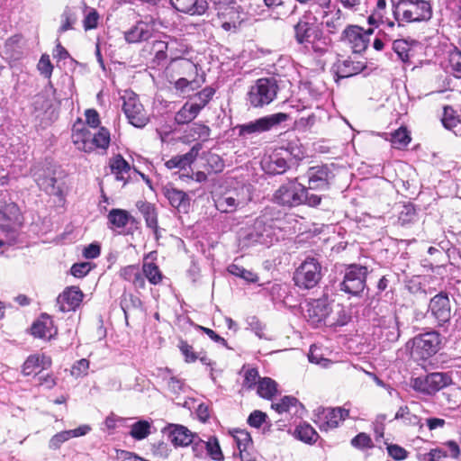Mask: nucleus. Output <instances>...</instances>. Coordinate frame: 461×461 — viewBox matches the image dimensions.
I'll return each instance as SVG.
<instances>
[{
    "instance_id": "obj_2",
    "label": "nucleus",
    "mask_w": 461,
    "mask_h": 461,
    "mask_svg": "<svg viewBox=\"0 0 461 461\" xmlns=\"http://www.w3.org/2000/svg\"><path fill=\"white\" fill-rule=\"evenodd\" d=\"M300 177H295L283 184L274 194V201L279 205L295 207L307 204L311 207L318 206L321 202V196L310 194L306 186L298 182Z\"/></svg>"
},
{
    "instance_id": "obj_10",
    "label": "nucleus",
    "mask_w": 461,
    "mask_h": 461,
    "mask_svg": "<svg viewBox=\"0 0 461 461\" xmlns=\"http://www.w3.org/2000/svg\"><path fill=\"white\" fill-rule=\"evenodd\" d=\"M121 99L122 101V111L128 122L137 128H143L147 125L149 118L138 95L131 90H126Z\"/></svg>"
},
{
    "instance_id": "obj_27",
    "label": "nucleus",
    "mask_w": 461,
    "mask_h": 461,
    "mask_svg": "<svg viewBox=\"0 0 461 461\" xmlns=\"http://www.w3.org/2000/svg\"><path fill=\"white\" fill-rule=\"evenodd\" d=\"M72 141L77 149L85 152L93 151L92 131L84 124L74 125Z\"/></svg>"
},
{
    "instance_id": "obj_1",
    "label": "nucleus",
    "mask_w": 461,
    "mask_h": 461,
    "mask_svg": "<svg viewBox=\"0 0 461 461\" xmlns=\"http://www.w3.org/2000/svg\"><path fill=\"white\" fill-rule=\"evenodd\" d=\"M294 32L296 43L305 54L314 53L321 57L331 46L330 37L324 34L320 24L304 17H301L294 25Z\"/></svg>"
},
{
    "instance_id": "obj_59",
    "label": "nucleus",
    "mask_w": 461,
    "mask_h": 461,
    "mask_svg": "<svg viewBox=\"0 0 461 461\" xmlns=\"http://www.w3.org/2000/svg\"><path fill=\"white\" fill-rule=\"evenodd\" d=\"M298 400L293 396H284L278 402L273 403L272 408L278 413L289 411L291 407L295 406Z\"/></svg>"
},
{
    "instance_id": "obj_16",
    "label": "nucleus",
    "mask_w": 461,
    "mask_h": 461,
    "mask_svg": "<svg viewBox=\"0 0 461 461\" xmlns=\"http://www.w3.org/2000/svg\"><path fill=\"white\" fill-rule=\"evenodd\" d=\"M349 411L343 408H322L319 409L317 423L321 430H329L337 428L340 421L348 417Z\"/></svg>"
},
{
    "instance_id": "obj_51",
    "label": "nucleus",
    "mask_w": 461,
    "mask_h": 461,
    "mask_svg": "<svg viewBox=\"0 0 461 461\" xmlns=\"http://www.w3.org/2000/svg\"><path fill=\"white\" fill-rule=\"evenodd\" d=\"M130 215L122 209H112L108 213L110 223L117 228H123L128 224Z\"/></svg>"
},
{
    "instance_id": "obj_55",
    "label": "nucleus",
    "mask_w": 461,
    "mask_h": 461,
    "mask_svg": "<svg viewBox=\"0 0 461 461\" xmlns=\"http://www.w3.org/2000/svg\"><path fill=\"white\" fill-rule=\"evenodd\" d=\"M265 5L272 9L271 16L275 19H279L283 16H287L291 12L285 8L283 0H264Z\"/></svg>"
},
{
    "instance_id": "obj_39",
    "label": "nucleus",
    "mask_w": 461,
    "mask_h": 461,
    "mask_svg": "<svg viewBox=\"0 0 461 461\" xmlns=\"http://www.w3.org/2000/svg\"><path fill=\"white\" fill-rule=\"evenodd\" d=\"M441 121L446 129L452 131L456 136H461V121L454 114L452 108H444V114Z\"/></svg>"
},
{
    "instance_id": "obj_25",
    "label": "nucleus",
    "mask_w": 461,
    "mask_h": 461,
    "mask_svg": "<svg viewBox=\"0 0 461 461\" xmlns=\"http://www.w3.org/2000/svg\"><path fill=\"white\" fill-rule=\"evenodd\" d=\"M31 330L32 334L35 338L46 340H50L58 333V330L54 326L52 319L47 314H42L41 318L32 324Z\"/></svg>"
},
{
    "instance_id": "obj_9",
    "label": "nucleus",
    "mask_w": 461,
    "mask_h": 461,
    "mask_svg": "<svg viewBox=\"0 0 461 461\" xmlns=\"http://www.w3.org/2000/svg\"><path fill=\"white\" fill-rule=\"evenodd\" d=\"M321 278V265L316 258L311 257L306 258L294 274L295 285L305 290L315 287Z\"/></svg>"
},
{
    "instance_id": "obj_61",
    "label": "nucleus",
    "mask_w": 461,
    "mask_h": 461,
    "mask_svg": "<svg viewBox=\"0 0 461 461\" xmlns=\"http://www.w3.org/2000/svg\"><path fill=\"white\" fill-rule=\"evenodd\" d=\"M367 21L369 24L375 25L376 27L379 25H384V29H392L395 25V21H390L388 18L384 19L383 14H379L377 12H374L371 15H369Z\"/></svg>"
},
{
    "instance_id": "obj_3",
    "label": "nucleus",
    "mask_w": 461,
    "mask_h": 461,
    "mask_svg": "<svg viewBox=\"0 0 461 461\" xmlns=\"http://www.w3.org/2000/svg\"><path fill=\"white\" fill-rule=\"evenodd\" d=\"M392 13L398 27L406 23L427 22L432 17V7L425 0H392Z\"/></svg>"
},
{
    "instance_id": "obj_54",
    "label": "nucleus",
    "mask_w": 461,
    "mask_h": 461,
    "mask_svg": "<svg viewBox=\"0 0 461 461\" xmlns=\"http://www.w3.org/2000/svg\"><path fill=\"white\" fill-rule=\"evenodd\" d=\"M330 18H328L324 23L329 30L330 33H336L344 25V18L342 17V12L340 9H337L335 12H330Z\"/></svg>"
},
{
    "instance_id": "obj_22",
    "label": "nucleus",
    "mask_w": 461,
    "mask_h": 461,
    "mask_svg": "<svg viewBox=\"0 0 461 461\" xmlns=\"http://www.w3.org/2000/svg\"><path fill=\"white\" fill-rule=\"evenodd\" d=\"M172 7L179 13L201 16L209 9L208 0H169Z\"/></svg>"
},
{
    "instance_id": "obj_5",
    "label": "nucleus",
    "mask_w": 461,
    "mask_h": 461,
    "mask_svg": "<svg viewBox=\"0 0 461 461\" xmlns=\"http://www.w3.org/2000/svg\"><path fill=\"white\" fill-rule=\"evenodd\" d=\"M278 89L274 77L258 78L247 93V103L253 108H262L276 99Z\"/></svg>"
},
{
    "instance_id": "obj_58",
    "label": "nucleus",
    "mask_w": 461,
    "mask_h": 461,
    "mask_svg": "<svg viewBox=\"0 0 461 461\" xmlns=\"http://www.w3.org/2000/svg\"><path fill=\"white\" fill-rule=\"evenodd\" d=\"M261 379L258 375V371L257 368H249L246 370L244 374V380L242 386L248 390L253 389L256 385L258 384V380Z\"/></svg>"
},
{
    "instance_id": "obj_57",
    "label": "nucleus",
    "mask_w": 461,
    "mask_h": 461,
    "mask_svg": "<svg viewBox=\"0 0 461 461\" xmlns=\"http://www.w3.org/2000/svg\"><path fill=\"white\" fill-rule=\"evenodd\" d=\"M447 456V451L439 447L433 448L428 453L417 455L419 461H443Z\"/></svg>"
},
{
    "instance_id": "obj_45",
    "label": "nucleus",
    "mask_w": 461,
    "mask_h": 461,
    "mask_svg": "<svg viewBox=\"0 0 461 461\" xmlns=\"http://www.w3.org/2000/svg\"><path fill=\"white\" fill-rule=\"evenodd\" d=\"M295 433L301 441L308 444L315 443L319 438L316 430L310 424L305 422L296 428Z\"/></svg>"
},
{
    "instance_id": "obj_44",
    "label": "nucleus",
    "mask_w": 461,
    "mask_h": 461,
    "mask_svg": "<svg viewBox=\"0 0 461 461\" xmlns=\"http://www.w3.org/2000/svg\"><path fill=\"white\" fill-rule=\"evenodd\" d=\"M415 41L411 40H405V39H400L395 40L393 42V50L397 54L399 59L406 63L410 59V51L411 50L412 46L415 44Z\"/></svg>"
},
{
    "instance_id": "obj_6",
    "label": "nucleus",
    "mask_w": 461,
    "mask_h": 461,
    "mask_svg": "<svg viewBox=\"0 0 461 461\" xmlns=\"http://www.w3.org/2000/svg\"><path fill=\"white\" fill-rule=\"evenodd\" d=\"M411 356L419 360H427L436 355L441 348L442 336L436 330L420 333L412 338Z\"/></svg>"
},
{
    "instance_id": "obj_28",
    "label": "nucleus",
    "mask_w": 461,
    "mask_h": 461,
    "mask_svg": "<svg viewBox=\"0 0 461 461\" xmlns=\"http://www.w3.org/2000/svg\"><path fill=\"white\" fill-rule=\"evenodd\" d=\"M361 70L362 65L350 59L338 60L331 67V72L336 81L355 76L360 73Z\"/></svg>"
},
{
    "instance_id": "obj_62",
    "label": "nucleus",
    "mask_w": 461,
    "mask_h": 461,
    "mask_svg": "<svg viewBox=\"0 0 461 461\" xmlns=\"http://www.w3.org/2000/svg\"><path fill=\"white\" fill-rule=\"evenodd\" d=\"M38 70L40 73L46 77L47 79H50L52 71H53V66L50 62V56L47 54H43L38 63Z\"/></svg>"
},
{
    "instance_id": "obj_13",
    "label": "nucleus",
    "mask_w": 461,
    "mask_h": 461,
    "mask_svg": "<svg viewBox=\"0 0 461 461\" xmlns=\"http://www.w3.org/2000/svg\"><path fill=\"white\" fill-rule=\"evenodd\" d=\"M194 456L199 459L210 457L214 461H223L224 455L221 451L220 443L216 437L211 436L208 440L201 439L197 434L194 436V440L190 442Z\"/></svg>"
},
{
    "instance_id": "obj_47",
    "label": "nucleus",
    "mask_w": 461,
    "mask_h": 461,
    "mask_svg": "<svg viewBox=\"0 0 461 461\" xmlns=\"http://www.w3.org/2000/svg\"><path fill=\"white\" fill-rule=\"evenodd\" d=\"M151 423L146 420H140L131 427L130 435L136 440H142L150 434Z\"/></svg>"
},
{
    "instance_id": "obj_36",
    "label": "nucleus",
    "mask_w": 461,
    "mask_h": 461,
    "mask_svg": "<svg viewBox=\"0 0 461 461\" xmlns=\"http://www.w3.org/2000/svg\"><path fill=\"white\" fill-rule=\"evenodd\" d=\"M200 111L191 102H186L182 108L176 113L175 122L178 125H183L192 122L197 117Z\"/></svg>"
},
{
    "instance_id": "obj_63",
    "label": "nucleus",
    "mask_w": 461,
    "mask_h": 461,
    "mask_svg": "<svg viewBox=\"0 0 461 461\" xmlns=\"http://www.w3.org/2000/svg\"><path fill=\"white\" fill-rule=\"evenodd\" d=\"M351 445L357 448H371L373 447V441L369 435L361 432L351 439Z\"/></svg>"
},
{
    "instance_id": "obj_31",
    "label": "nucleus",
    "mask_w": 461,
    "mask_h": 461,
    "mask_svg": "<svg viewBox=\"0 0 461 461\" xmlns=\"http://www.w3.org/2000/svg\"><path fill=\"white\" fill-rule=\"evenodd\" d=\"M164 194L171 206L176 208L180 212H186L190 206V198L186 193L176 188H166Z\"/></svg>"
},
{
    "instance_id": "obj_41",
    "label": "nucleus",
    "mask_w": 461,
    "mask_h": 461,
    "mask_svg": "<svg viewBox=\"0 0 461 461\" xmlns=\"http://www.w3.org/2000/svg\"><path fill=\"white\" fill-rule=\"evenodd\" d=\"M257 392L260 397L269 400L277 393V384L270 377L261 378Z\"/></svg>"
},
{
    "instance_id": "obj_20",
    "label": "nucleus",
    "mask_w": 461,
    "mask_h": 461,
    "mask_svg": "<svg viewBox=\"0 0 461 461\" xmlns=\"http://www.w3.org/2000/svg\"><path fill=\"white\" fill-rule=\"evenodd\" d=\"M330 303L325 298L313 301L307 305L305 318L307 321L313 326L319 327L321 324H326Z\"/></svg>"
},
{
    "instance_id": "obj_43",
    "label": "nucleus",
    "mask_w": 461,
    "mask_h": 461,
    "mask_svg": "<svg viewBox=\"0 0 461 461\" xmlns=\"http://www.w3.org/2000/svg\"><path fill=\"white\" fill-rule=\"evenodd\" d=\"M168 38L167 51L171 56V59L175 61L182 58L183 55L189 52L188 45L182 40L176 38Z\"/></svg>"
},
{
    "instance_id": "obj_37",
    "label": "nucleus",
    "mask_w": 461,
    "mask_h": 461,
    "mask_svg": "<svg viewBox=\"0 0 461 461\" xmlns=\"http://www.w3.org/2000/svg\"><path fill=\"white\" fill-rule=\"evenodd\" d=\"M159 376L167 383L168 390L175 393L179 394L185 390V383L180 378L172 375L168 368L161 369Z\"/></svg>"
},
{
    "instance_id": "obj_30",
    "label": "nucleus",
    "mask_w": 461,
    "mask_h": 461,
    "mask_svg": "<svg viewBox=\"0 0 461 461\" xmlns=\"http://www.w3.org/2000/svg\"><path fill=\"white\" fill-rule=\"evenodd\" d=\"M152 33L153 30L149 23L139 22L124 33V38L129 43H138L149 40Z\"/></svg>"
},
{
    "instance_id": "obj_48",
    "label": "nucleus",
    "mask_w": 461,
    "mask_h": 461,
    "mask_svg": "<svg viewBox=\"0 0 461 461\" xmlns=\"http://www.w3.org/2000/svg\"><path fill=\"white\" fill-rule=\"evenodd\" d=\"M215 94V89L211 86H206L191 98V103L198 107V111L205 107V105L212 100Z\"/></svg>"
},
{
    "instance_id": "obj_24",
    "label": "nucleus",
    "mask_w": 461,
    "mask_h": 461,
    "mask_svg": "<svg viewBox=\"0 0 461 461\" xmlns=\"http://www.w3.org/2000/svg\"><path fill=\"white\" fill-rule=\"evenodd\" d=\"M309 8L304 12L302 17L311 21L323 23V19L330 15L331 12V0H312L307 3Z\"/></svg>"
},
{
    "instance_id": "obj_29",
    "label": "nucleus",
    "mask_w": 461,
    "mask_h": 461,
    "mask_svg": "<svg viewBox=\"0 0 461 461\" xmlns=\"http://www.w3.org/2000/svg\"><path fill=\"white\" fill-rule=\"evenodd\" d=\"M283 155L279 150H276L262 161V167L267 174L280 175L286 172L289 166Z\"/></svg>"
},
{
    "instance_id": "obj_11",
    "label": "nucleus",
    "mask_w": 461,
    "mask_h": 461,
    "mask_svg": "<svg viewBox=\"0 0 461 461\" xmlns=\"http://www.w3.org/2000/svg\"><path fill=\"white\" fill-rule=\"evenodd\" d=\"M289 115L285 113H276L269 114L248 123L240 124L236 126L239 131L240 137H247L252 134H259L265 131H268L282 122H286Z\"/></svg>"
},
{
    "instance_id": "obj_49",
    "label": "nucleus",
    "mask_w": 461,
    "mask_h": 461,
    "mask_svg": "<svg viewBox=\"0 0 461 461\" xmlns=\"http://www.w3.org/2000/svg\"><path fill=\"white\" fill-rule=\"evenodd\" d=\"M93 150L95 149H106L110 144V132L104 127H101L97 131L92 132Z\"/></svg>"
},
{
    "instance_id": "obj_17",
    "label": "nucleus",
    "mask_w": 461,
    "mask_h": 461,
    "mask_svg": "<svg viewBox=\"0 0 461 461\" xmlns=\"http://www.w3.org/2000/svg\"><path fill=\"white\" fill-rule=\"evenodd\" d=\"M162 433L166 435L168 440L176 447H186L194 440L193 433L186 427L180 424L170 423L162 429Z\"/></svg>"
},
{
    "instance_id": "obj_18",
    "label": "nucleus",
    "mask_w": 461,
    "mask_h": 461,
    "mask_svg": "<svg viewBox=\"0 0 461 461\" xmlns=\"http://www.w3.org/2000/svg\"><path fill=\"white\" fill-rule=\"evenodd\" d=\"M22 224L19 207L14 203H5L0 208V228L5 231H14Z\"/></svg>"
},
{
    "instance_id": "obj_12",
    "label": "nucleus",
    "mask_w": 461,
    "mask_h": 461,
    "mask_svg": "<svg viewBox=\"0 0 461 461\" xmlns=\"http://www.w3.org/2000/svg\"><path fill=\"white\" fill-rule=\"evenodd\" d=\"M334 177L333 171L326 164L311 167L303 176H300V178L306 180L308 191L330 189Z\"/></svg>"
},
{
    "instance_id": "obj_8",
    "label": "nucleus",
    "mask_w": 461,
    "mask_h": 461,
    "mask_svg": "<svg viewBox=\"0 0 461 461\" xmlns=\"http://www.w3.org/2000/svg\"><path fill=\"white\" fill-rule=\"evenodd\" d=\"M452 384V375L449 373L433 372L414 378L411 382V387L417 393L432 396Z\"/></svg>"
},
{
    "instance_id": "obj_52",
    "label": "nucleus",
    "mask_w": 461,
    "mask_h": 461,
    "mask_svg": "<svg viewBox=\"0 0 461 461\" xmlns=\"http://www.w3.org/2000/svg\"><path fill=\"white\" fill-rule=\"evenodd\" d=\"M142 271L145 278H147L152 285H158L162 280V274L155 263L144 262Z\"/></svg>"
},
{
    "instance_id": "obj_56",
    "label": "nucleus",
    "mask_w": 461,
    "mask_h": 461,
    "mask_svg": "<svg viewBox=\"0 0 461 461\" xmlns=\"http://www.w3.org/2000/svg\"><path fill=\"white\" fill-rule=\"evenodd\" d=\"M228 271L231 275L236 276H240V277L245 279L246 281H248L249 283H256L258 280V276L255 273H253L251 271H249V270L243 268L242 267H240V266L235 265V264H231L228 267Z\"/></svg>"
},
{
    "instance_id": "obj_34",
    "label": "nucleus",
    "mask_w": 461,
    "mask_h": 461,
    "mask_svg": "<svg viewBox=\"0 0 461 461\" xmlns=\"http://www.w3.org/2000/svg\"><path fill=\"white\" fill-rule=\"evenodd\" d=\"M342 36L352 44L354 52L359 53L366 50V42L358 26H348L344 29Z\"/></svg>"
},
{
    "instance_id": "obj_60",
    "label": "nucleus",
    "mask_w": 461,
    "mask_h": 461,
    "mask_svg": "<svg viewBox=\"0 0 461 461\" xmlns=\"http://www.w3.org/2000/svg\"><path fill=\"white\" fill-rule=\"evenodd\" d=\"M211 130L208 126L202 123H194L190 128V135L193 138L199 139L203 141L207 140L210 137Z\"/></svg>"
},
{
    "instance_id": "obj_21",
    "label": "nucleus",
    "mask_w": 461,
    "mask_h": 461,
    "mask_svg": "<svg viewBox=\"0 0 461 461\" xmlns=\"http://www.w3.org/2000/svg\"><path fill=\"white\" fill-rule=\"evenodd\" d=\"M83 296L82 291L77 286L66 288L57 299L59 311L62 312L75 311L80 305Z\"/></svg>"
},
{
    "instance_id": "obj_7",
    "label": "nucleus",
    "mask_w": 461,
    "mask_h": 461,
    "mask_svg": "<svg viewBox=\"0 0 461 461\" xmlns=\"http://www.w3.org/2000/svg\"><path fill=\"white\" fill-rule=\"evenodd\" d=\"M368 269L366 267L351 264L345 269L342 281L338 285V289L351 296H361L366 287Z\"/></svg>"
},
{
    "instance_id": "obj_40",
    "label": "nucleus",
    "mask_w": 461,
    "mask_h": 461,
    "mask_svg": "<svg viewBox=\"0 0 461 461\" xmlns=\"http://www.w3.org/2000/svg\"><path fill=\"white\" fill-rule=\"evenodd\" d=\"M281 153L289 155L295 160H302L305 156V150L298 139L289 140L278 149Z\"/></svg>"
},
{
    "instance_id": "obj_23",
    "label": "nucleus",
    "mask_w": 461,
    "mask_h": 461,
    "mask_svg": "<svg viewBox=\"0 0 461 461\" xmlns=\"http://www.w3.org/2000/svg\"><path fill=\"white\" fill-rule=\"evenodd\" d=\"M351 320L350 310L341 303H330L326 317L327 327H342Z\"/></svg>"
},
{
    "instance_id": "obj_64",
    "label": "nucleus",
    "mask_w": 461,
    "mask_h": 461,
    "mask_svg": "<svg viewBox=\"0 0 461 461\" xmlns=\"http://www.w3.org/2000/svg\"><path fill=\"white\" fill-rule=\"evenodd\" d=\"M449 64L454 76L461 78V51L455 50L449 55Z\"/></svg>"
},
{
    "instance_id": "obj_50",
    "label": "nucleus",
    "mask_w": 461,
    "mask_h": 461,
    "mask_svg": "<svg viewBox=\"0 0 461 461\" xmlns=\"http://www.w3.org/2000/svg\"><path fill=\"white\" fill-rule=\"evenodd\" d=\"M60 19L61 24L59 28V32L63 33L68 30L73 29V25L77 22V14L72 8L67 6L63 11Z\"/></svg>"
},
{
    "instance_id": "obj_46",
    "label": "nucleus",
    "mask_w": 461,
    "mask_h": 461,
    "mask_svg": "<svg viewBox=\"0 0 461 461\" xmlns=\"http://www.w3.org/2000/svg\"><path fill=\"white\" fill-rule=\"evenodd\" d=\"M176 62V67L179 75L191 79H194L196 77L198 73V68L197 65L193 61L181 58Z\"/></svg>"
},
{
    "instance_id": "obj_42",
    "label": "nucleus",
    "mask_w": 461,
    "mask_h": 461,
    "mask_svg": "<svg viewBox=\"0 0 461 461\" xmlns=\"http://www.w3.org/2000/svg\"><path fill=\"white\" fill-rule=\"evenodd\" d=\"M110 167L112 173L116 176V179L119 181L123 180V174L128 173L131 169L130 164L121 154H117L110 159Z\"/></svg>"
},
{
    "instance_id": "obj_19",
    "label": "nucleus",
    "mask_w": 461,
    "mask_h": 461,
    "mask_svg": "<svg viewBox=\"0 0 461 461\" xmlns=\"http://www.w3.org/2000/svg\"><path fill=\"white\" fill-rule=\"evenodd\" d=\"M246 203L245 198L241 197L237 191H228L214 198V205L221 212L230 213L236 212Z\"/></svg>"
},
{
    "instance_id": "obj_4",
    "label": "nucleus",
    "mask_w": 461,
    "mask_h": 461,
    "mask_svg": "<svg viewBox=\"0 0 461 461\" xmlns=\"http://www.w3.org/2000/svg\"><path fill=\"white\" fill-rule=\"evenodd\" d=\"M239 235L243 246L261 244L269 247L278 240L275 221L266 215L258 217L251 226L241 230Z\"/></svg>"
},
{
    "instance_id": "obj_33",
    "label": "nucleus",
    "mask_w": 461,
    "mask_h": 461,
    "mask_svg": "<svg viewBox=\"0 0 461 461\" xmlns=\"http://www.w3.org/2000/svg\"><path fill=\"white\" fill-rule=\"evenodd\" d=\"M55 88L50 81L45 87L44 91L34 96L32 106L35 112H45L52 106Z\"/></svg>"
},
{
    "instance_id": "obj_14",
    "label": "nucleus",
    "mask_w": 461,
    "mask_h": 461,
    "mask_svg": "<svg viewBox=\"0 0 461 461\" xmlns=\"http://www.w3.org/2000/svg\"><path fill=\"white\" fill-rule=\"evenodd\" d=\"M428 312L434 319L437 326L445 327L449 324L451 305L447 294L440 292L434 295L429 301Z\"/></svg>"
},
{
    "instance_id": "obj_26",
    "label": "nucleus",
    "mask_w": 461,
    "mask_h": 461,
    "mask_svg": "<svg viewBox=\"0 0 461 461\" xmlns=\"http://www.w3.org/2000/svg\"><path fill=\"white\" fill-rule=\"evenodd\" d=\"M136 207L142 214L146 226L153 230L156 240H158L159 228L158 225V212L155 204L147 201H138Z\"/></svg>"
},
{
    "instance_id": "obj_35",
    "label": "nucleus",
    "mask_w": 461,
    "mask_h": 461,
    "mask_svg": "<svg viewBox=\"0 0 461 461\" xmlns=\"http://www.w3.org/2000/svg\"><path fill=\"white\" fill-rule=\"evenodd\" d=\"M35 181L38 186L49 194H58L60 192V189L56 186V177L50 173H36Z\"/></svg>"
},
{
    "instance_id": "obj_15",
    "label": "nucleus",
    "mask_w": 461,
    "mask_h": 461,
    "mask_svg": "<svg viewBox=\"0 0 461 461\" xmlns=\"http://www.w3.org/2000/svg\"><path fill=\"white\" fill-rule=\"evenodd\" d=\"M381 337L388 342H396L400 338L399 320L396 312L391 311L377 319Z\"/></svg>"
},
{
    "instance_id": "obj_38",
    "label": "nucleus",
    "mask_w": 461,
    "mask_h": 461,
    "mask_svg": "<svg viewBox=\"0 0 461 461\" xmlns=\"http://www.w3.org/2000/svg\"><path fill=\"white\" fill-rule=\"evenodd\" d=\"M46 365H50L49 357L42 356L41 357L37 355H31L27 357L23 365V374L24 375H31L36 373V369L40 366L45 368Z\"/></svg>"
},
{
    "instance_id": "obj_32",
    "label": "nucleus",
    "mask_w": 461,
    "mask_h": 461,
    "mask_svg": "<svg viewBox=\"0 0 461 461\" xmlns=\"http://www.w3.org/2000/svg\"><path fill=\"white\" fill-rule=\"evenodd\" d=\"M198 148L193 147L187 153L177 155L168 159L165 165L168 169L178 168L180 170L190 167L198 155Z\"/></svg>"
},
{
    "instance_id": "obj_53",
    "label": "nucleus",
    "mask_w": 461,
    "mask_h": 461,
    "mask_svg": "<svg viewBox=\"0 0 461 461\" xmlns=\"http://www.w3.org/2000/svg\"><path fill=\"white\" fill-rule=\"evenodd\" d=\"M411 141V137L405 128H400L391 134V142L393 148L402 149Z\"/></svg>"
}]
</instances>
